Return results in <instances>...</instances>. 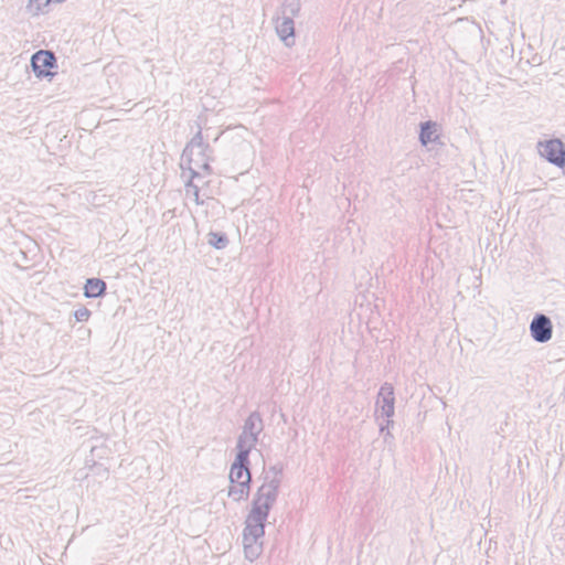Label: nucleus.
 Returning a JSON list of instances; mask_svg holds the SVG:
<instances>
[{"mask_svg":"<svg viewBox=\"0 0 565 565\" xmlns=\"http://www.w3.org/2000/svg\"><path fill=\"white\" fill-rule=\"evenodd\" d=\"M210 152L211 149L209 145L203 142L202 132L199 130L182 152L180 162L181 177H207L211 173Z\"/></svg>","mask_w":565,"mask_h":565,"instance_id":"f257e3e1","label":"nucleus"},{"mask_svg":"<svg viewBox=\"0 0 565 565\" xmlns=\"http://www.w3.org/2000/svg\"><path fill=\"white\" fill-rule=\"evenodd\" d=\"M280 483L281 479L276 471L267 472L255 494L253 507L248 514L267 520L269 511L276 502Z\"/></svg>","mask_w":565,"mask_h":565,"instance_id":"f03ea898","label":"nucleus"},{"mask_svg":"<svg viewBox=\"0 0 565 565\" xmlns=\"http://www.w3.org/2000/svg\"><path fill=\"white\" fill-rule=\"evenodd\" d=\"M266 520L247 515L243 531V547L245 557L253 562L263 552V537L265 535Z\"/></svg>","mask_w":565,"mask_h":565,"instance_id":"7ed1b4c3","label":"nucleus"},{"mask_svg":"<svg viewBox=\"0 0 565 565\" xmlns=\"http://www.w3.org/2000/svg\"><path fill=\"white\" fill-rule=\"evenodd\" d=\"M395 414V396L394 388L390 383H384L377 394L375 403V416L380 420L381 417L392 418Z\"/></svg>","mask_w":565,"mask_h":565,"instance_id":"20e7f679","label":"nucleus"},{"mask_svg":"<svg viewBox=\"0 0 565 565\" xmlns=\"http://www.w3.org/2000/svg\"><path fill=\"white\" fill-rule=\"evenodd\" d=\"M540 156L558 168L565 167V146L559 139L537 143Z\"/></svg>","mask_w":565,"mask_h":565,"instance_id":"39448f33","label":"nucleus"},{"mask_svg":"<svg viewBox=\"0 0 565 565\" xmlns=\"http://www.w3.org/2000/svg\"><path fill=\"white\" fill-rule=\"evenodd\" d=\"M553 323L544 313H536L532 318V339L539 343H546L552 339Z\"/></svg>","mask_w":565,"mask_h":565,"instance_id":"423d86ee","label":"nucleus"},{"mask_svg":"<svg viewBox=\"0 0 565 565\" xmlns=\"http://www.w3.org/2000/svg\"><path fill=\"white\" fill-rule=\"evenodd\" d=\"M198 177L199 178L186 175V178H183L185 180V200H190L196 205H201L204 203L205 199H209L203 190L207 182L205 181V177Z\"/></svg>","mask_w":565,"mask_h":565,"instance_id":"0eeeda50","label":"nucleus"},{"mask_svg":"<svg viewBox=\"0 0 565 565\" xmlns=\"http://www.w3.org/2000/svg\"><path fill=\"white\" fill-rule=\"evenodd\" d=\"M55 63V55L50 51L40 50L31 57V66L39 78L52 75L49 68L54 67Z\"/></svg>","mask_w":565,"mask_h":565,"instance_id":"6e6552de","label":"nucleus"},{"mask_svg":"<svg viewBox=\"0 0 565 565\" xmlns=\"http://www.w3.org/2000/svg\"><path fill=\"white\" fill-rule=\"evenodd\" d=\"M275 30L279 39L286 46H291L295 43V24L290 17L278 15L275 21Z\"/></svg>","mask_w":565,"mask_h":565,"instance_id":"1a4fd4ad","label":"nucleus"},{"mask_svg":"<svg viewBox=\"0 0 565 565\" xmlns=\"http://www.w3.org/2000/svg\"><path fill=\"white\" fill-rule=\"evenodd\" d=\"M248 459L236 457L230 470V483H250V472L248 469Z\"/></svg>","mask_w":565,"mask_h":565,"instance_id":"9d476101","label":"nucleus"},{"mask_svg":"<svg viewBox=\"0 0 565 565\" xmlns=\"http://www.w3.org/2000/svg\"><path fill=\"white\" fill-rule=\"evenodd\" d=\"M258 440L257 436H254L252 434L241 433L237 439V455L236 457L246 458L248 459L250 450L256 446Z\"/></svg>","mask_w":565,"mask_h":565,"instance_id":"9b49d317","label":"nucleus"},{"mask_svg":"<svg viewBox=\"0 0 565 565\" xmlns=\"http://www.w3.org/2000/svg\"><path fill=\"white\" fill-rule=\"evenodd\" d=\"M234 134L235 136L233 137V139L236 138L237 140H242V142L239 143V151L248 161H252L253 158L255 157V149L250 141L246 140V135H248L247 129L244 127H237L234 129Z\"/></svg>","mask_w":565,"mask_h":565,"instance_id":"f8f14e48","label":"nucleus"},{"mask_svg":"<svg viewBox=\"0 0 565 565\" xmlns=\"http://www.w3.org/2000/svg\"><path fill=\"white\" fill-rule=\"evenodd\" d=\"M439 139L438 125L433 121H426L420 125L419 140L422 145L436 142Z\"/></svg>","mask_w":565,"mask_h":565,"instance_id":"ddd939ff","label":"nucleus"},{"mask_svg":"<svg viewBox=\"0 0 565 565\" xmlns=\"http://www.w3.org/2000/svg\"><path fill=\"white\" fill-rule=\"evenodd\" d=\"M106 284L98 278H89L84 287V295L87 298H96L105 292Z\"/></svg>","mask_w":565,"mask_h":565,"instance_id":"4468645a","label":"nucleus"},{"mask_svg":"<svg viewBox=\"0 0 565 565\" xmlns=\"http://www.w3.org/2000/svg\"><path fill=\"white\" fill-rule=\"evenodd\" d=\"M250 483H230L227 495L238 502L248 498Z\"/></svg>","mask_w":565,"mask_h":565,"instance_id":"2eb2a0df","label":"nucleus"},{"mask_svg":"<svg viewBox=\"0 0 565 565\" xmlns=\"http://www.w3.org/2000/svg\"><path fill=\"white\" fill-rule=\"evenodd\" d=\"M263 420L259 414L252 413L244 423L243 433L252 434L258 437L263 430Z\"/></svg>","mask_w":565,"mask_h":565,"instance_id":"dca6fc26","label":"nucleus"},{"mask_svg":"<svg viewBox=\"0 0 565 565\" xmlns=\"http://www.w3.org/2000/svg\"><path fill=\"white\" fill-rule=\"evenodd\" d=\"M300 11V1L299 0H284L279 15L280 17H290L294 20L295 17L298 15Z\"/></svg>","mask_w":565,"mask_h":565,"instance_id":"f3484780","label":"nucleus"},{"mask_svg":"<svg viewBox=\"0 0 565 565\" xmlns=\"http://www.w3.org/2000/svg\"><path fill=\"white\" fill-rule=\"evenodd\" d=\"M52 0H29L25 6V12L30 17H39L44 13L45 8Z\"/></svg>","mask_w":565,"mask_h":565,"instance_id":"a211bd4d","label":"nucleus"},{"mask_svg":"<svg viewBox=\"0 0 565 565\" xmlns=\"http://www.w3.org/2000/svg\"><path fill=\"white\" fill-rule=\"evenodd\" d=\"M209 244H211L212 246L221 249V248H224L226 246L227 239H226V237L224 235L211 232L209 234Z\"/></svg>","mask_w":565,"mask_h":565,"instance_id":"6ab92c4d","label":"nucleus"},{"mask_svg":"<svg viewBox=\"0 0 565 565\" xmlns=\"http://www.w3.org/2000/svg\"><path fill=\"white\" fill-rule=\"evenodd\" d=\"M74 317L76 321L84 322L87 321L90 317V311L86 307H81L74 312Z\"/></svg>","mask_w":565,"mask_h":565,"instance_id":"aec40b11","label":"nucleus"},{"mask_svg":"<svg viewBox=\"0 0 565 565\" xmlns=\"http://www.w3.org/2000/svg\"><path fill=\"white\" fill-rule=\"evenodd\" d=\"M380 433L384 434L388 430L390 426L393 425L392 418H386L385 420L381 422L380 424Z\"/></svg>","mask_w":565,"mask_h":565,"instance_id":"412c9836","label":"nucleus"},{"mask_svg":"<svg viewBox=\"0 0 565 565\" xmlns=\"http://www.w3.org/2000/svg\"><path fill=\"white\" fill-rule=\"evenodd\" d=\"M392 439H393V435L391 434V431H390V430H387L386 433H384V441H385V443H390Z\"/></svg>","mask_w":565,"mask_h":565,"instance_id":"4be33fe9","label":"nucleus"}]
</instances>
